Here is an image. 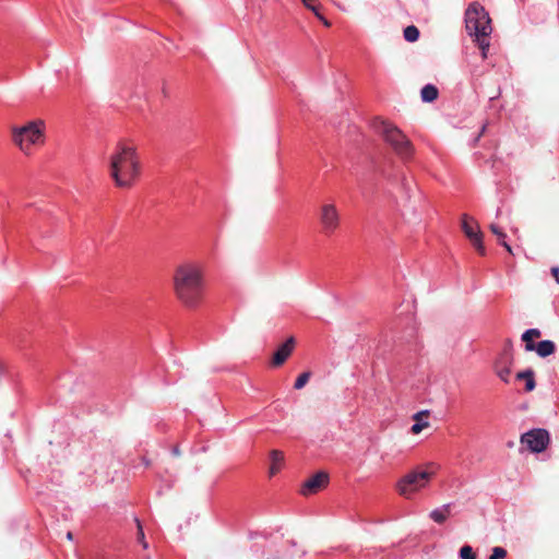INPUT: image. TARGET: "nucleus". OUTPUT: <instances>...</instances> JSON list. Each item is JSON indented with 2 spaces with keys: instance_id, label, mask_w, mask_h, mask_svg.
Instances as JSON below:
<instances>
[{
  "instance_id": "1",
  "label": "nucleus",
  "mask_w": 559,
  "mask_h": 559,
  "mask_svg": "<svg viewBox=\"0 0 559 559\" xmlns=\"http://www.w3.org/2000/svg\"><path fill=\"white\" fill-rule=\"evenodd\" d=\"M173 289L177 300L189 309L201 306L205 293V280L199 265H179L173 275Z\"/></svg>"
},
{
  "instance_id": "2",
  "label": "nucleus",
  "mask_w": 559,
  "mask_h": 559,
  "mask_svg": "<svg viewBox=\"0 0 559 559\" xmlns=\"http://www.w3.org/2000/svg\"><path fill=\"white\" fill-rule=\"evenodd\" d=\"M109 176L120 189L132 188L141 176V159L134 145L118 142L109 156Z\"/></svg>"
},
{
  "instance_id": "3",
  "label": "nucleus",
  "mask_w": 559,
  "mask_h": 559,
  "mask_svg": "<svg viewBox=\"0 0 559 559\" xmlns=\"http://www.w3.org/2000/svg\"><path fill=\"white\" fill-rule=\"evenodd\" d=\"M465 24L466 31L481 50L483 59H486L490 46L489 36L492 32L488 12L480 3L472 2L465 11Z\"/></svg>"
},
{
  "instance_id": "4",
  "label": "nucleus",
  "mask_w": 559,
  "mask_h": 559,
  "mask_svg": "<svg viewBox=\"0 0 559 559\" xmlns=\"http://www.w3.org/2000/svg\"><path fill=\"white\" fill-rule=\"evenodd\" d=\"M46 124L44 120L37 119L28 121L24 126H14L11 128L12 142L25 155H31L34 148L45 143Z\"/></svg>"
},
{
  "instance_id": "5",
  "label": "nucleus",
  "mask_w": 559,
  "mask_h": 559,
  "mask_svg": "<svg viewBox=\"0 0 559 559\" xmlns=\"http://www.w3.org/2000/svg\"><path fill=\"white\" fill-rule=\"evenodd\" d=\"M373 128L399 157L409 159L413 156L415 150L412 142L395 124L376 119Z\"/></svg>"
},
{
  "instance_id": "6",
  "label": "nucleus",
  "mask_w": 559,
  "mask_h": 559,
  "mask_svg": "<svg viewBox=\"0 0 559 559\" xmlns=\"http://www.w3.org/2000/svg\"><path fill=\"white\" fill-rule=\"evenodd\" d=\"M438 466L435 463H428L426 469H414L405 474L396 484L397 492L409 498L411 495L425 488L431 478L436 475Z\"/></svg>"
},
{
  "instance_id": "7",
  "label": "nucleus",
  "mask_w": 559,
  "mask_h": 559,
  "mask_svg": "<svg viewBox=\"0 0 559 559\" xmlns=\"http://www.w3.org/2000/svg\"><path fill=\"white\" fill-rule=\"evenodd\" d=\"M319 223L322 234L333 235L341 225V215L334 203H324L319 209Z\"/></svg>"
},
{
  "instance_id": "8",
  "label": "nucleus",
  "mask_w": 559,
  "mask_h": 559,
  "mask_svg": "<svg viewBox=\"0 0 559 559\" xmlns=\"http://www.w3.org/2000/svg\"><path fill=\"white\" fill-rule=\"evenodd\" d=\"M520 442L525 444L531 452L540 453L547 449L550 442L549 432L543 428H535L523 433Z\"/></svg>"
},
{
  "instance_id": "9",
  "label": "nucleus",
  "mask_w": 559,
  "mask_h": 559,
  "mask_svg": "<svg viewBox=\"0 0 559 559\" xmlns=\"http://www.w3.org/2000/svg\"><path fill=\"white\" fill-rule=\"evenodd\" d=\"M462 229L465 236L469 239L473 247L476 249V251L480 255H485L486 249L483 243V233L479 229V226L476 223V221L464 214L462 217Z\"/></svg>"
},
{
  "instance_id": "10",
  "label": "nucleus",
  "mask_w": 559,
  "mask_h": 559,
  "mask_svg": "<svg viewBox=\"0 0 559 559\" xmlns=\"http://www.w3.org/2000/svg\"><path fill=\"white\" fill-rule=\"evenodd\" d=\"M329 485V474L320 471L308 478L300 489L302 496H309L324 489Z\"/></svg>"
},
{
  "instance_id": "11",
  "label": "nucleus",
  "mask_w": 559,
  "mask_h": 559,
  "mask_svg": "<svg viewBox=\"0 0 559 559\" xmlns=\"http://www.w3.org/2000/svg\"><path fill=\"white\" fill-rule=\"evenodd\" d=\"M295 347V338L290 336L285 343H283L277 350L273 354L272 366H282L287 358L292 355Z\"/></svg>"
},
{
  "instance_id": "12",
  "label": "nucleus",
  "mask_w": 559,
  "mask_h": 559,
  "mask_svg": "<svg viewBox=\"0 0 559 559\" xmlns=\"http://www.w3.org/2000/svg\"><path fill=\"white\" fill-rule=\"evenodd\" d=\"M271 465L269 469L270 477L276 475L284 463V453L280 450H272L270 452Z\"/></svg>"
},
{
  "instance_id": "13",
  "label": "nucleus",
  "mask_w": 559,
  "mask_h": 559,
  "mask_svg": "<svg viewBox=\"0 0 559 559\" xmlns=\"http://www.w3.org/2000/svg\"><path fill=\"white\" fill-rule=\"evenodd\" d=\"M542 333L538 329H528L522 334V341L525 343V350L533 352L536 344L535 338L540 337Z\"/></svg>"
},
{
  "instance_id": "14",
  "label": "nucleus",
  "mask_w": 559,
  "mask_h": 559,
  "mask_svg": "<svg viewBox=\"0 0 559 559\" xmlns=\"http://www.w3.org/2000/svg\"><path fill=\"white\" fill-rule=\"evenodd\" d=\"M556 350V345L552 341H542L538 344H536L535 349L533 352H536L539 357H548L552 355Z\"/></svg>"
},
{
  "instance_id": "15",
  "label": "nucleus",
  "mask_w": 559,
  "mask_h": 559,
  "mask_svg": "<svg viewBox=\"0 0 559 559\" xmlns=\"http://www.w3.org/2000/svg\"><path fill=\"white\" fill-rule=\"evenodd\" d=\"M451 513V503L443 504L440 509H435L430 512V519L438 524L445 522Z\"/></svg>"
},
{
  "instance_id": "16",
  "label": "nucleus",
  "mask_w": 559,
  "mask_h": 559,
  "mask_svg": "<svg viewBox=\"0 0 559 559\" xmlns=\"http://www.w3.org/2000/svg\"><path fill=\"white\" fill-rule=\"evenodd\" d=\"M429 416V412L428 411H421V412H418L416 413L414 416H413V419L416 421L411 430L413 433L417 435L424 428H427L429 426V423L426 420L424 421L423 418H427Z\"/></svg>"
},
{
  "instance_id": "17",
  "label": "nucleus",
  "mask_w": 559,
  "mask_h": 559,
  "mask_svg": "<svg viewBox=\"0 0 559 559\" xmlns=\"http://www.w3.org/2000/svg\"><path fill=\"white\" fill-rule=\"evenodd\" d=\"M516 379L524 380L525 390L527 392L533 391L536 386L535 379H534V371L532 369H527V370L518 372Z\"/></svg>"
},
{
  "instance_id": "18",
  "label": "nucleus",
  "mask_w": 559,
  "mask_h": 559,
  "mask_svg": "<svg viewBox=\"0 0 559 559\" xmlns=\"http://www.w3.org/2000/svg\"><path fill=\"white\" fill-rule=\"evenodd\" d=\"M438 88L432 84L425 85L420 91L423 102L431 103L438 98Z\"/></svg>"
},
{
  "instance_id": "19",
  "label": "nucleus",
  "mask_w": 559,
  "mask_h": 559,
  "mask_svg": "<svg viewBox=\"0 0 559 559\" xmlns=\"http://www.w3.org/2000/svg\"><path fill=\"white\" fill-rule=\"evenodd\" d=\"M490 230L492 231L493 235L497 236V239H498L499 243L501 246H503L509 253L512 254L513 253L512 252V248L506 241V237H507L506 233L499 226H497L496 224H491L490 225Z\"/></svg>"
},
{
  "instance_id": "20",
  "label": "nucleus",
  "mask_w": 559,
  "mask_h": 559,
  "mask_svg": "<svg viewBox=\"0 0 559 559\" xmlns=\"http://www.w3.org/2000/svg\"><path fill=\"white\" fill-rule=\"evenodd\" d=\"M406 41L415 43L419 38V31L415 25H409L403 32Z\"/></svg>"
},
{
  "instance_id": "21",
  "label": "nucleus",
  "mask_w": 559,
  "mask_h": 559,
  "mask_svg": "<svg viewBox=\"0 0 559 559\" xmlns=\"http://www.w3.org/2000/svg\"><path fill=\"white\" fill-rule=\"evenodd\" d=\"M496 373L497 376L506 383L509 382V377L511 373V369L509 366H500L498 362L496 364Z\"/></svg>"
},
{
  "instance_id": "22",
  "label": "nucleus",
  "mask_w": 559,
  "mask_h": 559,
  "mask_svg": "<svg viewBox=\"0 0 559 559\" xmlns=\"http://www.w3.org/2000/svg\"><path fill=\"white\" fill-rule=\"evenodd\" d=\"M310 377H311V372L310 371H306V372H302L301 374H299L298 378L296 379L295 383H294V389L295 390L302 389L308 383V381L310 380Z\"/></svg>"
},
{
  "instance_id": "23",
  "label": "nucleus",
  "mask_w": 559,
  "mask_h": 559,
  "mask_svg": "<svg viewBox=\"0 0 559 559\" xmlns=\"http://www.w3.org/2000/svg\"><path fill=\"white\" fill-rule=\"evenodd\" d=\"M135 522H136V526H138V542L142 545V547L144 549H147L148 544L145 540V536H144V532H143V527L141 525V522L138 519H135Z\"/></svg>"
},
{
  "instance_id": "24",
  "label": "nucleus",
  "mask_w": 559,
  "mask_h": 559,
  "mask_svg": "<svg viewBox=\"0 0 559 559\" xmlns=\"http://www.w3.org/2000/svg\"><path fill=\"white\" fill-rule=\"evenodd\" d=\"M460 557L461 559H476L473 548L468 545H465L460 549Z\"/></svg>"
},
{
  "instance_id": "25",
  "label": "nucleus",
  "mask_w": 559,
  "mask_h": 559,
  "mask_svg": "<svg viewBox=\"0 0 559 559\" xmlns=\"http://www.w3.org/2000/svg\"><path fill=\"white\" fill-rule=\"evenodd\" d=\"M507 557V550L502 547H495L489 559H504Z\"/></svg>"
},
{
  "instance_id": "26",
  "label": "nucleus",
  "mask_w": 559,
  "mask_h": 559,
  "mask_svg": "<svg viewBox=\"0 0 559 559\" xmlns=\"http://www.w3.org/2000/svg\"><path fill=\"white\" fill-rule=\"evenodd\" d=\"M317 0H302V3L311 10L316 15L319 12V7L316 4Z\"/></svg>"
},
{
  "instance_id": "27",
  "label": "nucleus",
  "mask_w": 559,
  "mask_h": 559,
  "mask_svg": "<svg viewBox=\"0 0 559 559\" xmlns=\"http://www.w3.org/2000/svg\"><path fill=\"white\" fill-rule=\"evenodd\" d=\"M551 275L556 280L557 284H559V267L558 266L551 267Z\"/></svg>"
},
{
  "instance_id": "28",
  "label": "nucleus",
  "mask_w": 559,
  "mask_h": 559,
  "mask_svg": "<svg viewBox=\"0 0 559 559\" xmlns=\"http://www.w3.org/2000/svg\"><path fill=\"white\" fill-rule=\"evenodd\" d=\"M317 17L323 23L324 26H331L330 21H328L321 13H317Z\"/></svg>"
},
{
  "instance_id": "29",
  "label": "nucleus",
  "mask_w": 559,
  "mask_h": 559,
  "mask_svg": "<svg viewBox=\"0 0 559 559\" xmlns=\"http://www.w3.org/2000/svg\"><path fill=\"white\" fill-rule=\"evenodd\" d=\"M485 130H486V124H484V126H483L481 131H480V133L478 134V136H477V139H476V140H478V139H479V136L484 134Z\"/></svg>"
},
{
  "instance_id": "30",
  "label": "nucleus",
  "mask_w": 559,
  "mask_h": 559,
  "mask_svg": "<svg viewBox=\"0 0 559 559\" xmlns=\"http://www.w3.org/2000/svg\"><path fill=\"white\" fill-rule=\"evenodd\" d=\"M67 538H68L69 540H72V539H73V534H72L71 532H68V533H67Z\"/></svg>"
},
{
  "instance_id": "31",
  "label": "nucleus",
  "mask_w": 559,
  "mask_h": 559,
  "mask_svg": "<svg viewBox=\"0 0 559 559\" xmlns=\"http://www.w3.org/2000/svg\"><path fill=\"white\" fill-rule=\"evenodd\" d=\"M179 453H180V452H179V450H178V449H175V450H174V454H175V455H179Z\"/></svg>"
}]
</instances>
